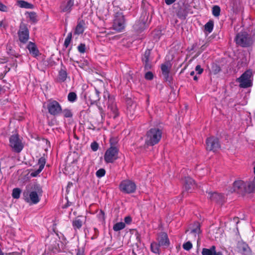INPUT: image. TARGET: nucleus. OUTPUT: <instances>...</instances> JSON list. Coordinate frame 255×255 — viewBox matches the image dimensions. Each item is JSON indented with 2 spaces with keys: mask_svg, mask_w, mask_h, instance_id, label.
I'll return each instance as SVG.
<instances>
[{
  "mask_svg": "<svg viewBox=\"0 0 255 255\" xmlns=\"http://www.w3.org/2000/svg\"><path fill=\"white\" fill-rule=\"evenodd\" d=\"M214 24L212 21H209L205 25V30L208 32V33H211L213 29Z\"/></svg>",
  "mask_w": 255,
  "mask_h": 255,
  "instance_id": "nucleus-31",
  "label": "nucleus"
},
{
  "mask_svg": "<svg viewBox=\"0 0 255 255\" xmlns=\"http://www.w3.org/2000/svg\"><path fill=\"white\" fill-rule=\"evenodd\" d=\"M184 186L186 190L189 191L192 188H194L195 187V184L194 180L189 177H186L185 178V184Z\"/></svg>",
  "mask_w": 255,
  "mask_h": 255,
  "instance_id": "nucleus-22",
  "label": "nucleus"
},
{
  "mask_svg": "<svg viewBox=\"0 0 255 255\" xmlns=\"http://www.w3.org/2000/svg\"><path fill=\"white\" fill-rule=\"evenodd\" d=\"M9 144L13 150L17 152H20L23 145L17 134L12 135L9 138Z\"/></svg>",
  "mask_w": 255,
  "mask_h": 255,
  "instance_id": "nucleus-9",
  "label": "nucleus"
},
{
  "mask_svg": "<svg viewBox=\"0 0 255 255\" xmlns=\"http://www.w3.org/2000/svg\"><path fill=\"white\" fill-rule=\"evenodd\" d=\"M105 170L103 168H101L96 172V174L98 177L101 178L103 177L105 175Z\"/></svg>",
  "mask_w": 255,
  "mask_h": 255,
  "instance_id": "nucleus-39",
  "label": "nucleus"
},
{
  "mask_svg": "<svg viewBox=\"0 0 255 255\" xmlns=\"http://www.w3.org/2000/svg\"><path fill=\"white\" fill-rule=\"evenodd\" d=\"M194 74H195V72H194V71H192V72H191V73H190V75H191V76H194Z\"/></svg>",
  "mask_w": 255,
  "mask_h": 255,
  "instance_id": "nucleus-55",
  "label": "nucleus"
},
{
  "mask_svg": "<svg viewBox=\"0 0 255 255\" xmlns=\"http://www.w3.org/2000/svg\"><path fill=\"white\" fill-rule=\"evenodd\" d=\"M198 77L197 76H195L194 77V80H195V81H197L198 80Z\"/></svg>",
  "mask_w": 255,
  "mask_h": 255,
  "instance_id": "nucleus-56",
  "label": "nucleus"
},
{
  "mask_svg": "<svg viewBox=\"0 0 255 255\" xmlns=\"http://www.w3.org/2000/svg\"><path fill=\"white\" fill-rule=\"evenodd\" d=\"M5 24L3 20L0 21V28H5Z\"/></svg>",
  "mask_w": 255,
  "mask_h": 255,
  "instance_id": "nucleus-50",
  "label": "nucleus"
},
{
  "mask_svg": "<svg viewBox=\"0 0 255 255\" xmlns=\"http://www.w3.org/2000/svg\"><path fill=\"white\" fill-rule=\"evenodd\" d=\"M98 144L95 142L92 143L91 144V147L94 151H97L98 149Z\"/></svg>",
  "mask_w": 255,
  "mask_h": 255,
  "instance_id": "nucleus-43",
  "label": "nucleus"
},
{
  "mask_svg": "<svg viewBox=\"0 0 255 255\" xmlns=\"http://www.w3.org/2000/svg\"><path fill=\"white\" fill-rule=\"evenodd\" d=\"M131 219L130 217H126L125 218V222L127 224L130 223L131 222Z\"/></svg>",
  "mask_w": 255,
  "mask_h": 255,
  "instance_id": "nucleus-49",
  "label": "nucleus"
},
{
  "mask_svg": "<svg viewBox=\"0 0 255 255\" xmlns=\"http://www.w3.org/2000/svg\"><path fill=\"white\" fill-rule=\"evenodd\" d=\"M220 8L218 5H214L212 8V13L214 16L217 17L220 15Z\"/></svg>",
  "mask_w": 255,
  "mask_h": 255,
  "instance_id": "nucleus-33",
  "label": "nucleus"
},
{
  "mask_svg": "<svg viewBox=\"0 0 255 255\" xmlns=\"http://www.w3.org/2000/svg\"><path fill=\"white\" fill-rule=\"evenodd\" d=\"M119 150L116 147L111 146L105 152L104 160L105 162L113 163L118 158Z\"/></svg>",
  "mask_w": 255,
  "mask_h": 255,
  "instance_id": "nucleus-4",
  "label": "nucleus"
},
{
  "mask_svg": "<svg viewBox=\"0 0 255 255\" xmlns=\"http://www.w3.org/2000/svg\"><path fill=\"white\" fill-rule=\"evenodd\" d=\"M195 70L199 74H201L203 71V69L201 68V67L200 65H197L196 67Z\"/></svg>",
  "mask_w": 255,
  "mask_h": 255,
  "instance_id": "nucleus-46",
  "label": "nucleus"
},
{
  "mask_svg": "<svg viewBox=\"0 0 255 255\" xmlns=\"http://www.w3.org/2000/svg\"><path fill=\"white\" fill-rule=\"evenodd\" d=\"M176 0H165V2L166 4L167 5H170L174 3Z\"/></svg>",
  "mask_w": 255,
  "mask_h": 255,
  "instance_id": "nucleus-48",
  "label": "nucleus"
},
{
  "mask_svg": "<svg viewBox=\"0 0 255 255\" xmlns=\"http://www.w3.org/2000/svg\"><path fill=\"white\" fill-rule=\"evenodd\" d=\"M75 0H64L60 6V9L61 12L69 13L71 12L74 6Z\"/></svg>",
  "mask_w": 255,
  "mask_h": 255,
  "instance_id": "nucleus-14",
  "label": "nucleus"
},
{
  "mask_svg": "<svg viewBox=\"0 0 255 255\" xmlns=\"http://www.w3.org/2000/svg\"><path fill=\"white\" fill-rule=\"evenodd\" d=\"M62 114L65 118H70L72 116V112L69 109L64 110L62 112Z\"/></svg>",
  "mask_w": 255,
  "mask_h": 255,
  "instance_id": "nucleus-37",
  "label": "nucleus"
},
{
  "mask_svg": "<svg viewBox=\"0 0 255 255\" xmlns=\"http://www.w3.org/2000/svg\"><path fill=\"white\" fill-rule=\"evenodd\" d=\"M77 255H83L82 253H80V252H78L77 254Z\"/></svg>",
  "mask_w": 255,
  "mask_h": 255,
  "instance_id": "nucleus-58",
  "label": "nucleus"
},
{
  "mask_svg": "<svg viewBox=\"0 0 255 255\" xmlns=\"http://www.w3.org/2000/svg\"><path fill=\"white\" fill-rule=\"evenodd\" d=\"M18 5L21 8L32 9L33 5L24 0H19L17 2Z\"/></svg>",
  "mask_w": 255,
  "mask_h": 255,
  "instance_id": "nucleus-24",
  "label": "nucleus"
},
{
  "mask_svg": "<svg viewBox=\"0 0 255 255\" xmlns=\"http://www.w3.org/2000/svg\"><path fill=\"white\" fill-rule=\"evenodd\" d=\"M136 185L130 180H125L120 184V190L125 193L130 194L134 192L136 190Z\"/></svg>",
  "mask_w": 255,
  "mask_h": 255,
  "instance_id": "nucleus-5",
  "label": "nucleus"
},
{
  "mask_svg": "<svg viewBox=\"0 0 255 255\" xmlns=\"http://www.w3.org/2000/svg\"><path fill=\"white\" fill-rule=\"evenodd\" d=\"M252 72L247 70L241 76L237 79L240 83V87L241 88H248L252 85Z\"/></svg>",
  "mask_w": 255,
  "mask_h": 255,
  "instance_id": "nucleus-2",
  "label": "nucleus"
},
{
  "mask_svg": "<svg viewBox=\"0 0 255 255\" xmlns=\"http://www.w3.org/2000/svg\"><path fill=\"white\" fill-rule=\"evenodd\" d=\"M236 41L242 47L249 46L252 43V39L245 32L239 33L236 37Z\"/></svg>",
  "mask_w": 255,
  "mask_h": 255,
  "instance_id": "nucleus-7",
  "label": "nucleus"
},
{
  "mask_svg": "<svg viewBox=\"0 0 255 255\" xmlns=\"http://www.w3.org/2000/svg\"><path fill=\"white\" fill-rule=\"evenodd\" d=\"M125 227V224L123 222H118L116 223L113 227V230L115 231H120Z\"/></svg>",
  "mask_w": 255,
  "mask_h": 255,
  "instance_id": "nucleus-30",
  "label": "nucleus"
},
{
  "mask_svg": "<svg viewBox=\"0 0 255 255\" xmlns=\"http://www.w3.org/2000/svg\"><path fill=\"white\" fill-rule=\"evenodd\" d=\"M27 48L28 49L29 53L33 56H36L38 55V50L34 43L29 42L27 46Z\"/></svg>",
  "mask_w": 255,
  "mask_h": 255,
  "instance_id": "nucleus-21",
  "label": "nucleus"
},
{
  "mask_svg": "<svg viewBox=\"0 0 255 255\" xmlns=\"http://www.w3.org/2000/svg\"><path fill=\"white\" fill-rule=\"evenodd\" d=\"M10 51H8V53L10 54L11 55H13L15 57H18L19 55L18 54H14V52L11 50V49H9Z\"/></svg>",
  "mask_w": 255,
  "mask_h": 255,
  "instance_id": "nucleus-51",
  "label": "nucleus"
},
{
  "mask_svg": "<svg viewBox=\"0 0 255 255\" xmlns=\"http://www.w3.org/2000/svg\"><path fill=\"white\" fill-rule=\"evenodd\" d=\"M21 190L19 188H14L12 191V197L15 199H18L20 197Z\"/></svg>",
  "mask_w": 255,
  "mask_h": 255,
  "instance_id": "nucleus-34",
  "label": "nucleus"
},
{
  "mask_svg": "<svg viewBox=\"0 0 255 255\" xmlns=\"http://www.w3.org/2000/svg\"><path fill=\"white\" fill-rule=\"evenodd\" d=\"M153 75L151 72H147L145 74V78L147 80H151L153 79Z\"/></svg>",
  "mask_w": 255,
  "mask_h": 255,
  "instance_id": "nucleus-42",
  "label": "nucleus"
},
{
  "mask_svg": "<svg viewBox=\"0 0 255 255\" xmlns=\"http://www.w3.org/2000/svg\"><path fill=\"white\" fill-rule=\"evenodd\" d=\"M149 51H146L143 57L142 58V62L145 64V67L146 69L150 68L151 65L149 63Z\"/></svg>",
  "mask_w": 255,
  "mask_h": 255,
  "instance_id": "nucleus-26",
  "label": "nucleus"
},
{
  "mask_svg": "<svg viewBox=\"0 0 255 255\" xmlns=\"http://www.w3.org/2000/svg\"><path fill=\"white\" fill-rule=\"evenodd\" d=\"M85 219L83 218L82 219L79 217L76 218L73 221L72 225L75 230L80 229L84 222H85Z\"/></svg>",
  "mask_w": 255,
  "mask_h": 255,
  "instance_id": "nucleus-23",
  "label": "nucleus"
},
{
  "mask_svg": "<svg viewBox=\"0 0 255 255\" xmlns=\"http://www.w3.org/2000/svg\"><path fill=\"white\" fill-rule=\"evenodd\" d=\"M84 22L80 21L78 23L75 28V33L76 34H82L84 32Z\"/></svg>",
  "mask_w": 255,
  "mask_h": 255,
  "instance_id": "nucleus-25",
  "label": "nucleus"
},
{
  "mask_svg": "<svg viewBox=\"0 0 255 255\" xmlns=\"http://www.w3.org/2000/svg\"><path fill=\"white\" fill-rule=\"evenodd\" d=\"M208 198L215 202H220L223 198V195L216 192H208Z\"/></svg>",
  "mask_w": 255,
  "mask_h": 255,
  "instance_id": "nucleus-19",
  "label": "nucleus"
},
{
  "mask_svg": "<svg viewBox=\"0 0 255 255\" xmlns=\"http://www.w3.org/2000/svg\"><path fill=\"white\" fill-rule=\"evenodd\" d=\"M161 71L162 74L166 80H169L170 79L169 72L170 67L168 64H162L161 65Z\"/></svg>",
  "mask_w": 255,
  "mask_h": 255,
  "instance_id": "nucleus-18",
  "label": "nucleus"
},
{
  "mask_svg": "<svg viewBox=\"0 0 255 255\" xmlns=\"http://www.w3.org/2000/svg\"><path fill=\"white\" fill-rule=\"evenodd\" d=\"M0 255H4V254L1 252L0 249Z\"/></svg>",
  "mask_w": 255,
  "mask_h": 255,
  "instance_id": "nucleus-57",
  "label": "nucleus"
},
{
  "mask_svg": "<svg viewBox=\"0 0 255 255\" xmlns=\"http://www.w3.org/2000/svg\"><path fill=\"white\" fill-rule=\"evenodd\" d=\"M238 248L240 252L245 255H249L250 254V249L247 244L245 243H239Z\"/></svg>",
  "mask_w": 255,
  "mask_h": 255,
  "instance_id": "nucleus-20",
  "label": "nucleus"
},
{
  "mask_svg": "<svg viewBox=\"0 0 255 255\" xmlns=\"http://www.w3.org/2000/svg\"><path fill=\"white\" fill-rule=\"evenodd\" d=\"M190 234L196 237L197 235H199L200 232V225L199 222L195 223L193 225H192L190 228L189 230Z\"/></svg>",
  "mask_w": 255,
  "mask_h": 255,
  "instance_id": "nucleus-17",
  "label": "nucleus"
},
{
  "mask_svg": "<svg viewBox=\"0 0 255 255\" xmlns=\"http://www.w3.org/2000/svg\"><path fill=\"white\" fill-rule=\"evenodd\" d=\"M220 148L219 140L214 137H209L206 140V148L208 150L216 151Z\"/></svg>",
  "mask_w": 255,
  "mask_h": 255,
  "instance_id": "nucleus-13",
  "label": "nucleus"
},
{
  "mask_svg": "<svg viewBox=\"0 0 255 255\" xmlns=\"http://www.w3.org/2000/svg\"><path fill=\"white\" fill-rule=\"evenodd\" d=\"M234 188L235 191L240 190L250 192L255 190V186L251 185L250 183L241 180L236 181L234 183Z\"/></svg>",
  "mask_w": 255,
  "mask_h": 255,
  "instance_id": "nucleus-8",
  "label": "nucleus"
},
{
  "mask_svg": "<svg viewBox=\"0 0 255 255\" xmlns=\"http://www.w3.org/2000/svg\"><path fill=\"white\" fill-rule=\"evenodd\" d=\"M77 99V95L74 92L70 93L68 95V99L70 102H74Z\"/></svg>",
  "mask_w": 255,
  "mask_h": 255,
  "instance_id": "nucleus-35",
  "label": "nucleus"
},
{
  "mask_svg": "<svg viewBox=\"0 0 255 255\" xmlns=\"http://www.w3.org/2000/svg\"><path fill=\"white\" fill-rule=\"evenodd\" d=\"M41 171L42 170H40V169L38 168L36 171L31 172L30 173V175L31 176H32V177H36V176H37L41 172Z\"/></svg>",
  "mask_w": 255,
  "mask_h": 255,
  "instance_id": "nucleus-45",
  "label": "nucleus"
},
{
  "mask_svg": "<svg viewBox=\"0 0 255 255\" xmlns=\"http://www.w3.org/2000/svg\"><path fill=\"white\" fill-rule=\"evenodd\" d=\"M161 246L159 245V243H157L156 242H153L150 245V249L151 251L157 254H159L160 253V250H159V247Z\"/></svg>",
  "mask_w": 255,
  "mask_h": 255,
  "instance_id": "nucleus-27",
  "label": "nucleus"
},
{
  "mask_svg": "<svg viewBox=\"0 0 255 255\" xmlns=\"http://www.w3.org/2000/svg\"><path fill=\"white\" fill-rule=\"evenodd\" d=\"M126 22L124 16L121 12H117L114 19L113 27L117 31H122L125 27Z\"/></svg>",
  "mask_w": 255,
  "mask_h": 255,
  "instance_id": "nucleus-3",
  "label": "nucleus"
},
{
  "mask_svg": "<svg viewBox=\"0 0 255 255\" xmlns=\"http://www.w3.org/2000/svg\"><path fill=\"white\" fill-rule=\"evenodd\" d=\"M67 78V73L64 70H61L59 73V80L60 82H64Z\"/></svg>",
  "mask_w": 255,
  "mask_h": 255,
  "instance_id": "nucleus-32",
  "label": "nucleus"
},
{
  "mask_svg": "<svg viewBox=\"0 0 255 255\" xmlns=\"http://www.w3.org/2000/svg\"><path fill=\"white\" fill-rule=\"evenodd\" d=\"M71 39H72V33L70 32V33H68V34L64 41V46L66 47H67L69 46V45L70 44Z\"/></svg>",
  "mask_w": 255,
  "mask_h": 255,
  "instance_id": "nucleus-36",
  "label": "nucleus"
},
{
  "mask_svg": "<svg viewBox=\"0 0 255 255\" xmlns=\"http://www.w3.org/2000/svg\"><path fill=\"white\" fill-rule=\"evenodd\" d=\"M48 112L52 115H59L62 112V108L58 102L55 100L49 101L47 104Z\"/></svg>",
  "mask_w": 255,
  "mask_h": 255,
  "instance_id": "nucleus-10",
  "label": "nucleus"
},
{
  "mask_svg": "<svg viewBox=\"0 0 255 255\" xmlns=\"http://www.w3.org/2000/svg\"><path fill=\"white\" fill-rule=\"evenodd\" d=\"M7 10V7L5 5L0 2V11H6Z\"/></svg>",
  "mask_w": 255,
  "mask_h": 255,
  "instance_id": "nucleus-47",
  "label": "nucleus"
},
{
  "mask_svg": "<svg viewBox=\"0 0 255 255\" xmlns=\"http://www.w3.org/2000/svg\"><path fill=\"white\" fill-rule=\"evenodd\" d=\"M95 99H94V101H99L100 98V92L96 89H95Z\"/></svg>",
  "mask_w": 255,
  "mask_h": 255,
  "instance_id": "nucleus-44",
  "label": "nucleus"
},
{
  "mask_svg": "<svg viewBox=\"0 0 255 255\" xmlns=\"http://www.w3.org/2000/svg\"><path fill=\"white\" fill-rule=\"evenodd\" d=\"M7 61V59L6 58H3L0 59V63H4Z\"/></svg>",
  "mask_w": 255,
  "mask_h": 255,
  "instance_id": "nucleus-52",
  "label": "nucleus"
},
{
  "mask_svg": "<svg viewBox=\"0 0 255 255\" xmlns=\"http://www.w3.org/2000/svg\"><path fill=\"white\" fill-rule=\"evenodd\" d=\"M78 51L81 53H84L85 52V45L84 44H80L78 47Z\"/></svg>",
  "mask_w": 255,
  "mask_h": 255,
  "instance_id": "nucleus-41",
  "label": "nucleus"
},
{
  "mask_svg": "<svg viewBox=\"0 0 255 255\" xmlns=\"http://www.w3.org/2000/svg\"><path fill=\"white\" fill-rule=\"evenodd\" d=\"M107 97L108 98V110L111 112V116H113L114 118H116L118 116L119 114L118 110L115 101V98L114 97H110L109 93L108 92H105L104 94V97L106 99Z\"/></svg>",
  "mask_w": 255,
  "mask_h": 255,
  "instance_id": "nucleus-6",
  "label": "nucleus"
},
{
  "mask_svg": "<svg viewBox=\"0 0 255 255\" xmlns=\"http://www.w3.org/2000/svg\"><path fill=\"white\" fill-rule=\"evenodd\" d=\"M45 164V160L44 158H40L38 160V165L40 170H42Z\"/></svg>",
  "mask_w": 255,
  "mask_h": 255,
  "instance_id": "nucleus-38",
  "label": "nucleus"
},
{
  "mask_svg": "<svg viewBox=\"0 0 255 255\" xmlns=\"http://www.w3.org/2000/svg\"><path fill=\"white\" fill-rule=\"evenodd\" d=\"M213 255H222V254L220 252H216V250H215V253H214Z\"/></svg>",
  "mask_w": 255,
  "mask_h": 255,
  "instance_id": "nucleus-53",
  "label": "nucleus"
},
{
  "mask_svg": "<svg viewBox=\"0 0 255 255\" xmlns=\"http://www.w3.org/2000/svg\"><path fill=\"white\" fill-rule=\"evenodd\" d=\"M134 29H137V28H136V25H134Z\"/></svg>",
  "mask_w": 255,
  "mask_h": 255,
  "instance_id": "nucleus-59",
  "label": "nucleus"
},
{
  "mask_svg": "<svg viewBox=\"0 0 255 255\" xmlns=\"http://www.w3.org/2000/svg\"><path fill=\"white\" fill-rule=\"evenodd\" d=\"M183 248L184 250L189 251L192 248V245L190 242H187L183 244Z\"/></svg>",
  "mask_w": 255,
  "mask_h": 255,
  "instance_id": "nucleus-40",
  "label": "nucleus"
},
{
  "mask_svg": "<svg viewBox=\"0 0 255 255\" xmlns=\"http://www.w3.org/2000/svg\"><path fill=\"white\" fill-rule=\"evenodd\" d=\"M25 201L28 203L37 204L40 201V197L41 195V192L38 190L37 192L33 191L29 193V195L25 193H24Z\"/></svg>",
  "mask_w": 255,
  "mask_h": 255,
  "instance_id": "nucleus-11",
  "label": "nucleus"
},
{
  "mask_svg": "<svg viewBox=\"0 0 255 255\" xmlns=\"http://www.w3.org/2000/svg\"><path fill=\"white\" fill-rule=\"evenodd\" d=\"M18 35L21 42L25 43L28 41L29 39V31L24 24H21L20 25Z\"/></svg>",
  "mask_w": 255,
  "mask_h": 255,
  "instance_id": "nucleus-12",
  "label": "nucleus"
},
{
  "mask_svg": "<svg viewBox=\"0 0 255 255\" xmlns=\"http://www.w3.org/2000/svg\"><path fill=\"white\" fill-rule=\"evenodd\" d=\"M216 248L215 246H212L210 249L204 248L202 250V255H213L215 253V250Z\"/></svg>",
  "mask_w": 255,
  "mask_h": 255,
  "instance_id": "nucleus-28",
  "label": "nucleus"
},
{
  "mask_svg": "<svg viewBox=\"0 0 255 255\" xmlns=\"http://www.w3.org/2000/svg\"><path fill=\"white\" fill-rule=\"evenodd\" d=\"M157 240L159 244L162 247L166 248L168 247L170 244L167 235L165 233H161L158 235Z\"/></svg>",
  "mask_w": 255,
  "mask_h": 255,
  "instance_id": "nucleus-15",
  "label": "nucleus"
},
{
  "mask_svg": "<svg viewBox=\"0 0 255 255\" xmlns=\"http://www.w3.org/2000/svg\"><path fill=\"white\" fill-rule=\"evenodd\" d=\"M14 253H8V254H6V255H14Z\"/></svg>",
  "mask_w": 255,
  "mask_h": 255,
  "instance_id": "nucleus-54",
  "label": "nucleus"
},
{
  "mask_svg": "<svg viewBox=\"0 0 255 255\" xmlns=\"http://www.w3.org/2000/svg\"><path fill=\"white\" fill-rule=\"evenodd\" d=\"M27 17L29 18V20L32 23H35L37 21V15L34 12H27Z\"/></svg>",
  "mask_w": 255,
  "mask_h": 255,
  "instance_id": "nucleus-29",
  "label": "nucleus"
},
{
  "mask_svg": "<svg viewBox=\"0 0 255 255\" xmlns=\"http://www.w3.org/2000/svg\"><path fill=\"white\" fill-rule=\"evenodd\" d=\"M162 136L161 131L157 128H151L146 133L145 142L147 145H153L157 144Z\"/></svg>",
  "mask_w": 255,
  "mask_h": 255,
  "instance_id": "nucleus-1",
  "label": "nucleus"
},
{
  "mask_svg": "<svg viewBox=\"0 0 255 255\" xmlns=\"http://www.w3.org/2000/svg\"><path fill=\"white\" fill-rule=\"evenodd\" d=\"M127 114L128 116H129L130 118H132L133 116L135 110L136 108V105L135 103H134L131 100H128L127 101Z\"/></svg>",
  "mask_w": 255,
  "mask_h": 255,
  "instance_id": "nucleus-16",
  "label": "nucleus"
}]
</instances>
